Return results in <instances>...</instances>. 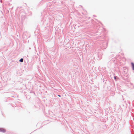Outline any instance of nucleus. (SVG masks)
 Returning <instances> with one entry per match:
<instances>
[{
	"label": "nucleus",
	"mask_w": 134,
	"mask_h": 134,
	"mask_svg": "<svg viewBox=\"0 0 134 134\" xmlns=\"http://www.w3.org/2000/svg\"><path fill=\"white\" fill-rule=\"evenodd\" d=\"M5 129L3 128H0V132H5Z\"/></svg>",
	"instance_id": "obj_1"
},
{
	"label": "nucleus",
	"mask_w": 134,
	"mask_h": 134,
	"mask_svg": "<svg viewBox=\"0 0 134 134\" xmlns=\"http://www.w3.org/2000/svg\"><path fill=\"white\" fill-rule=\"evenodd\" d=\"M131 64L132 65V69L134 70V64L133 63H131Z\"/></svg>",
	"instance_id": "obj_2"
},
{
	"label": "nucleus",
	"mask_w": 134,
	"mask_h": 134,
	"mask_svg": "<svg viewBox=\"0 0 134 134\" xmlns=\"http://www.w3.org/2000/svg\"><path fill=\"white\" fill-rule=\"evenodd\" d=\"M23 58H21L20 60L19 61L21 62H23Z\"/></svg>",
	"instance_id": "obj_3"
},
{
	"label": "nucleus",
	"mask_w": 134,
	"mask_h": 134,
	"mask_svg": "<svg viewBox=\"0 0 134 134\" xmlns=\"http://www.w3.org/2000/svg\"><path fill=\"white\" fill-rule=\"evenodd\" d=\"M114 79H115V80L116 79V77L115 76H114Z\"/></svg>",
	"instance_id": "obj_4"
},
{
	"label": "nucleus",
	"mask_w": 134,
	"mask_h": 134,
	"mask_svg": "<svg viewBox=\"0 0 134 134\" xmlns=\"http://www.w3.org/2000/svg\"><path fill=\"white\" fill-rule=\"evenodd\" d=\"M58 96L59 97H60V95H58Z\"/></svg>",
	"instance_id": "obj_5"
}]
</instances>
